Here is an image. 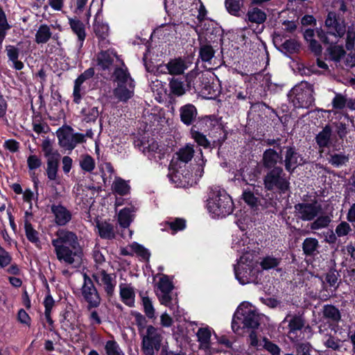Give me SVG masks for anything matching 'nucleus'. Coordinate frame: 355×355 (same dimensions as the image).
<instances>
[{
	"label": "nucleus",
	"mask_w": 355,
	"mask_h": 355,
	"mask_svg": "<svg viewBox=\"0 0 355 355\" xmlns=\"http://www.w3.org/2000/svg\"><path fill=\"white\" fill-rule=\"evenodd\" d=\"M51 240L57 259L67 265L79 263L82 249L76 233L67 229H59Z\"/></svg>",
	"instance_id": "f257e3e1"
},
{
	"label": "nucleus",
	"mask_w": 355,
	"mask_h": 355,
	"mask_svg": "<svg viewBox=\"0 0 355 355\" xmlns=\"http://www.w3.org/2000/svg\"><path fill=\"white\" fill-rule=\"evenodd\" d=\"M233 201L224 189L216 186L211 187L207 209L211 214L216 217H225L233 211Z\"/></svg>",
	"instance_id": "f03ea898"
},
{
	"label": "nucleus",
	"mask_w": 355,
	"mask_h": 355,
	"mask_svg": "<svg viewBox=\"0 0 355 355\" xmlns=\"http://www.w3.org/2000/svg\"><path fill=\"white\" fill-rule=\"evenodd\" d=\"M313 89L307 82L295 85L288 93V98L296 109H309L313 103Z\"/></svg>",
	"instance_id": "7ed1b4c3"
},
{
	"label": "nucleus",
	"mask_w": 355,
	"mask_h": 355,
	"mask_svg": "<svg viewBox=\"0 0 355 355\" xmlns=\"http://www.w3.org/2000/svg\"><path fill=\"white\" fill-rule=\"evenodd\" d=\"M263 185L267 191L284 193L289 189L290 182L283 168L277 166L266 173L263 177Z\"/></svg>",
	"instance_id": "20e7f679"
},
{
	"label": "nucleus",
	"mask_w": 355,
	"mask_h": 355,
	"mask_svg": "<svg viewBox=\"0 0 355 355\" xmlns=\"http://www.w3.org/2000/svg\"><path fill=\"white\" fill-rule=\"evenodd\" d=\"M162 332V329L150 324L139 334L141 338V350L144 355H155L159 350L163 339Z\"/></svg>",
	"instance_id": "39448f33"
},
{
	"label": "nucleus",
	"mask_w": 355,
	"mask_h": 355,
	"mask_svg": "<svg viewBox=\"0 0 355 355\" xmlns=\"http://www.w3.org/2000/svg\"><path fill=\"white\" fill-rule=\"evenodd\" d=\"M194 150L191 146H186L185 147L180 148L178 152H177L173 156V159L171 161L169 165V170H173V175H171V179L173 181L177 182L178 180H180L179 182L180 186H184L185 184L182 182L180 180V173L179 171V168L182 167V164H187L193 157Z\"/></svg>",
	"instance_id": "423d86ee"
},
{
	"label": "nucleus",
	"mask_w": 355,
	"mask_h": 355,
	"mask_svg": "<svg viewBox=\"0 0 355 355\" xmlns=\"http://www.w3.org/2000/svg\"><path fill=\"white\" fill-rule=\"evenodd\" d=\"M236 320H241L243 324V327L256 329L259 325V315L252 309V307L245 306H239L234 315L232 320V327L234 331L238 330Z\"/></svg>",
	"instance_id": "0eeeda50"
},
{
	"label": "nucleus",
	"mask_w": 355,
	"mask_h": 355,
	"mask_svg": "<svg viewBox=\"0 0 355 355\" xmlns=\"http://www.w3.org/2000/svg\"><path fill=\"white\" fill-rule=\"evenodd\" d=\"M56 133L60 146L67 150H72L78 144L85 141L84 135L73 134V129L69 126L60 128Z\"/></svg>",
	"instance_id": "6e6552de"
},
{
	"label": "nucleus",
	"mask_w": 355,
	"mask_h": 355,
	"mask_svg": "<svg viewBox=\"0 0 355 355\" xmlns=\"http://www.w3.org/2000/svg\"><path fill=\"white\" fill-rule=\"evenodd\" d=\"M92 277L98 285L103 287L108 298L114 295L116 286V276L114 274H109L102 267L96 266Z\"/></svg>",
	"instance_id": "1a4fd4ad"
},
{
	"label": "nucleus",
	"mask_w": 355,
	"mask_h": 355,
	"mask_svg": "<svg viewBox=\"0 0 355 355\" xmlns=\"http://www.w3.org/2000/svg\"><path fill=\"white\" fill-rule=\"evenodd\" d=\"M295 216L304 220H313L322 211V205L316 200L310 202H301L294 206Z\"/></svg>",
	"instance_id": "9d476101"
},
{
	"label": "nucleus",
	"mask_w": 355,
	"mask_h": 355,
	"mask_svg": "<svg viewBox=\"0 0 355 355\" xmlns=\"http://www.w3.org/2000/svg\"><path fill=\"white\" fill-rule=\"evenodd\" d=\"M81 293L88 304V310L95 309L100 305L101 300L100 295L92 280L86 274L84 275V283L81 288Z\"/></svg>",
	"instance_id": "9b49d317"
},
{
	"label": "nucleus",
	"mask_w": 355,
	"mask_h": 355,
	"mask_svg": "<svg viewBox=\"0 0 355 355\" xmlns=\"http://www.w3.org/2000/svg\"><path fill=\"white\" fill-rule=\"evenodd\" d=\"M327 33L336 38H341L346 33L345 20L334 12H329L324 21Z\"/></svg>",
	"instance_id": "f8f14e48"
},
{
	"label": "nucleus",
	"mask_w": 355,
	"mask_h": 355,
	"mask_svg": "<svg viewBox=\"0 0 355 355\" xmlns=\"http://www.w3.org/2000/svg\"><path fill=\"white\" fill-rule=\"evenodd\" d=\"M157 296L160 303L169 306L172 300L171 291L173 288L172 282L166 275H162L157 283Z\"/></svg>",
	"instance_id": "ddd939ff"
},
{
	"label": "nucleus",
	"mask_w": 355,
	"mask_h": 355,
	"mask_svg": "<svg viewBox=\"0 0 355 355\" xmlns=\"http://www.w3.org/2000/svg\"><path fill=\"white\" fill-rule=\"evenodd\" d=\"M143 153L150 159H154L156 161L162 159L166 151V148L164 145L159 143L154 139L148 140L147 142H142Z\"/></svg>",
	"instance_id": "4468645a"
},
{
	"label": "nucleus",
	"mask_w": 355,
	"mask_h": 355,
	"mask_svg": "<svg viewBox=\"0 0 355 355\" xmlns=\"http://www.w3.org/2000/svg\"><path fill=\"white\" fill-rule=\"evenodd\" d=\"M191 74L189 73L186 77L173 78L169 82L171 92L178 96H182L186 91L191 87Z\"/></svg>",
	"instance_id": "2eb2a0df"
},
{
	"label": "nucleus",
	"mask_w": 355,
	"mask_h": 355,
	"mask_svg": "<svg viewBox=\"0 0 355 355\" xmlns=\"http://www.w3.org/2000/svg\"><path fill=\"white\" fill-rule=\"evenodd\" d=\"M304 159L301 155L297 153L293 147H286L285 154V168L292 173L299 165L304 164Z\"/></svg>",
	"instance_id": "dca6fc26"
},
{
	"label": "nucleus",
	"mask_w": 355,
	"mask_h": 355,
	"mask_svg": "<svg viewBox=\"0 0 355 355\" xmlns=\"http://www.w3.org/2000/svg\"><path fill=\"white\" fill-rule=\"evenodd\" d=\"M51 212L54 216L55 223L60 226L67 225L71 220V213L61 205H52Z\"/></svg>",
	"instance_id": "f3484780"
},
{
	"label": "nucleus",
	"mask_w": 355,
	"mask_h": 355,
	"mask_svg": "<svg viewBox=\"0 0 355 355\" xmlns=\"http://www.w3.org/2000/svg\"><path fill=\"white\" fill-rule=\"evenodd\" d=\"M93 30L95 35L98 39L99 45L103 48L106 47L109 43L107 37L109 35V27L106 24L98 20L96 17L93 24Z\"/></svg>",
	"instance_id": "a211bd4d"
},
{
	"label": "nucleus",
	"mask_w": 355,
	"mask_h": 355,
	"mask_svg": "<svg viewBox=\"0 0 355 355\" xmlns=\"http://www.w3.org/2000/svg\"><path fill=\"white\" fill-rule=\"evenodd\" d=\"M119 295L121 301L126 306L133 307L135 303V291L131 284L119 285Z\"/></svg>",
	"instance_id": "6ab92c4d"
},
{
	"label": "nucleus",
	"mask_w": 355,
	"mask_h": 355,
	"mask_svg": "<svg viewBox=\"0 0 355 355\" xmlns=\"http://www.w3.org/2000/svg\"><path fill=\"white\" fill-rule=\"evenodd\" d=\"M137 207L134 205L121 209L118 214V221L122 227H128L132 221Z\"/></svg>",
	"instance_id": "aec40b11"
},
{
	"label": "nucleus",
	"mask_w": 355,
	"mask_h": 355,
	"mask_svg": "<svg viewBox=\"0 0 355 355\" xmlns=\"http://www.w3.org/2000/svg\"><path fill=\"white\" fill-rule=\"evenodd\" d=\"M114 59H118V57L113 51H101L97 55V65L103 70L108 69L113 64Z\"/></svg>",
	"instance_id": "412c9836"
},
{
	"label": "nucleus",
	"mask_w": 355,
	"mask_h": 355,
	"mask_svg": "<svg viewBox=\"0 0 355 355\" xmlns=\"http://www.w3.org/2000/svg\"><path fill=\"white\" fill-rule=\"evenodd\" d=\"M42 148L44 156L47 158V164H59L60 155L54 150L49 139H45L42 144Z\"/></svg>",
	"instance_id": "4be33fe9"
},
{
	"label": "nucleus",
	"mask_w": 355,
	"mask_h": 355,
	"mask_svg": "<svg viewBox=\"0 0 355 355\" xmlns=\"http://www.w3.org/2000/svg\"><path fill=\"white\" fill-rule=\"evenodd\" d=\"M134 83L117 85L114 90V96L121 101H126L134 94Z\"/></svg>",
	"instance_id": "5701e85b"
},
{
	"label": "nucleus",
	"mask_w": 355,
	"mask_h": 355,
	"mask_svg": "<svg viewBox=\"0 0 355 355\" xmlns=\"http://www.w3.org/2000/svg\"><path fill=\"white\" fill-rule=\"evenodd\" d=\"M246 261L247 258L245 256L241 257L240 263L234 269L236 278L241 284H245L250 282V278L249 277L250 272L247 271V266L248 265H245Z\"/></svg>",
	"instance_id": "b1692460"
},
{
	"label": "nucleus",
	"mask_w": 355,
	"mask_h": 355,
	"mask_svg": "<svg viewBox=\"0 0 355 355\" xmlns=\"http://www.w3.org/2000/svg\"><path fill=\"white\" fill-rule=\"evenodd\" d=\"M166 67L171 75L182 74L188 67L185 60L181 58L171 60Z\"/></svg>",
	"instance_id": "393cba45"
},
{
	"label": "nucleus",
	"mask_w": 355,
	"mask_h": 355,
	"mask_svg": "<svg viewBox=\"0 0 355 355\" xmlns=\"http://www.w3.org/2000/svg\"><path fill=\"white\" fill-rule=\"evenodd\" d=\"M281 159V155L275 150L271 148L267 149L263 154V166L264 168L270 170L274 167H276L275 165Z\"/></svg>",
	"instance_id": "a878e982"
},
{
	"label": "nucleus",
	"mask_w": 355,
	"mask_h": 355,
	"mask_svg": "<svg viewBox=\"0 0 355 355\" xmlns=\"http://www.w3.org/2000/svg\"><path fill=\"white\" fill-rule=\"evenodd\" d=\"M305 325V320L301 315H295L288 320V336L291 339L296 336L297 332L302 329Z\"/></svg>",
	"instance_id": "bb28decb"
},
{
	"label": "nucleus",
	"mask_w": 355,
	"mask_h": 355,
	"mask_svg": "<svg viewBox=\"0 0 355 355\" xmlns=\"http://www.w3.org/2000/svg\"><path fill=\"white\" fill-rule=\"evenodd\" d=\"M322 313L325 319L332 322H338L341 319V313L339 309L331 304L324 305Z\"/></svg>",
	"instance_id": "cd10ccee"
},
{
	"label": "nucleus",
	"mask_w": 355,
	"mask_h": 355,
	"mask_svg": "<svg viewBox=\"0 0 355 355\" xmlns=\"http://www.w3.org/2000/svg\"><path fill=\"white\" fill-rule=\"evenodd\" d=\"M200 57L203 62H209L214 56L215 51L211 44H207L199 36Z\"/></svg>",
	"instance_id": "c85d7f7f"
},
{
	"label": "nucleus",
	"mask_w": 355,
	"mask_h": 355,
	"mask_svg": "<svg viewBox=\"0 0 355 355\" xmlns=\"http://www.w3.org/2000/svg\"><path fill=\"white\" fill-rule=\"evenodd\" d=\"M96 227L100 236L105 239H112L115 237V232L112 225L107 222H98Z\"/></svg>",
	"instance_id": "c756f323"
},
{
	"label": "nucleus",
	"mask_w": 355,
	"mask_h": 355,
	"mask_svg": "<svg viewBox=\"0 0 355 355\" xmlns=\"http://www.w3.org/2000/svg\"><path fill=\"white\" fill-rule=\"evenodd\" d=\"M69 24L73 32L77 35L80 42V46L85 39L86 34L84 24L78 19H70Z\"/></svg>",
	"instance_id": "7c9ffc66"
},
{
	"label": "nucleus",
	"mask_w": 355,
	"mask_h": 355,
	"mask_svg": "<svg viewBox=\"0 0 355 355\" xmlns=\"http://www.w3.org/2000/svg\"><path fill=\"white\" fill-rule=\"evenodd\" d=\"M331 136V129L328 125L325 126L323 130L317 135L315 141L320 148H324L329 146Z\"/></svg>",
	"instance_id": "2f4dec72"
},
{
	"label": "nucleus",
	"mask_w": 355,
	"mask_h": 355,
	"mask_svg": "<svg viewBox=\"0 0 355 355\" xmlns=\"http://www.w3.org/2000/svg\"><path fill=\"white\" fill-rule=\"evenodd\" d=\"M52 36L50 27L46 24L41 25L35 33V41L37 44H45Z\"/></svg>",
	"instance_id": "473e14b6"
},
{
	"label": "nucleus",
	"mask_w": 355,
	"mask_h": 355,
	"mask_svg": "<svg viewBox=\"0 0 355 355\" xmlns=\"http://www.w3.org/2000/svg\"><path fill=\"white\" fill-rule=\"evenodd\" d=\"M114 81L116 82L117 85L134 83L126 68H116L114 72Z\"/></svg>",
	"instance_id": "72a5a7b5"
},
{
	"label": "nucleus",
	"mask_w": 355,
	"mask_h": 355,
	"mask_svg": "<svg viewBox=\"0 0 355 355\" xmlns=\"http://www.w3.org/2000/svg\"><path fill=\"white\" fill-rule=\"evenodd\" d=\"M247 17L250 22L256 24H262L266 19V14L258 8H250Z\"/></svg>",
	"instance_id": "f704fd0d"
},
{
	"label": "nucleus",
	"mask_w": 355,
	"mask_h": 355,
	"mask_svg": "<svg viewBox=\"0 0 355 355\" xmlns=\"http://www.w3.org/2000/svg\"><path fill=\"white\" fill-rule=\"evenodd\" d=\"M200 347L205 349L209 347L211 331L209 328H200L196 334Z\"/></svg>",
	"instance_id": "c9c22d12"
},
{
	"label": "nucleus",
	"mask_w": 355,
	"mask_h": 355,
	"mask_svg": "<svg viewBox=\"0 0 355 355\" xmlns=\"http://www.w3.org/2000/svg\"><path fill=\"white\" fill-rule=\"evenodd\" d=\"M319 247L318 241L314 238H306L302 243V249L306 255H313Z\"/></svg>",
	"instance_id": "e433bc0d"
},
{
	"label": "nucleus",
	"mask_w": 355,
	"mask_h": 355,
	"mask_svg": "<svg viewBox=\"0 0 355 355\" xmlns=\"http://www.w3.org/2000/svg\"><path fill=\"white\" fill-rule=\"evenodd\" d=\"M141 297L142 306L145 315L149 319L155 318V309L153 306L152 300L146 295L140 294Z\"/></svg>",
	"instance_id": "4c0bfd02"
},
{
	"label": "nucleus",
	"mask_w": 355,
	"mask_h": 355,
	"mask_svg": "<svg viewBox=\"0 0 355 355\" xmlns=\"http://www.w3.org/2000/svg\"><path fill=\"white\" fill-rule=\"evenodd\" d=\"M130 189V187L127 182L120 178H116L112 184V190L121 196L128 194Z\"/></svg>",
	"instance_id": "58836bf2"
},
{
	"label": "nucleus",
	"mask_w": 355,
	"mask_h": 355,
	"mask_svg": "<svg viewBox=\"0 0 355 355\" xmlns=\"http://www.w3.org/2000/svg\"><path fill=\"white\" fill-rule=\"evenodd\" d=\"M10 28L8 24L6 15L0 6V50L1 49L2 43L6 37L7 31Z\"/></svg>",
	"instance_id": "ea45409f"
},
{
	"label": "nucleus",
	"mask_w": 355,
	"mask_h": 355,
	"mask_svg": "<svg viewBox=\"0 0 355 355\" xmlns=\"http://www.w3.org/2000/svg\"><path fill=\"white\" fill-rule=\"evenodd\" d=\"M331 59L335 62H339L345 55V51L343 46L331 45L327 49Z\"/></svg>",
	"instance_id": "a19ab883"
},
{
	"label": "nucleus",
	"mask_w": 355,
	"mask_h": 355,
	"mask_svg": "<svg viewBox=\"0 0 355 355\" xmlns=\"http://www.w3.org/2000/svg\"><path fill=\"white\" fill-rule=\"evenodd\" d=\"M106 355H125L115 340H108L105 345Z\"/></svg>",
	"instance_id": "79ce46f5"
},
{
	"label": "nucleus",
	"mask_w": 355,
	"mask_h": 355,
	"mask_svg": "<svg viewBox=\"0 0 355 355\" xmlns=\"http://www.w3.org/2000/svg\"><path fill=\"white\" fill-rule=\"evenodd\" d=\"M281 262L280 258L273 256H266L260 262V265L263 270H270L278 266Z\"/></svg>",
	"instance_id": "37998d69"
},
{
	"label": "nucleus",
	"mask_w": 355,
	"mask_h": 355,
	"mask_svg": "<svg viewBox=\"0 0 355 355\" xmlns=\"http://www.w3.org/2000/svg\"><path fill=\"white\" fill-rule=\"evenodd\" d=\"M24 228L26 231V236L29 241L32 243H37L39 241L37 232L33 229L30 221L27 219L24 220Z\"/></svg>",
	"instance_id": "c03bdc74"
},
{
	"label": "nucleus",
	"mask_w": 355,
	"mask_h": 355,
	"mask_svg": "<svg viewBox=\"0 0 355 355\" xmlns=\"http://www.w3.org/2000/svg\"><path fill=\"white\" fill-rule=\"evenodd\" d=\"M80 165L83 171L92 172L95 168V162L90 155H85L81 157Z\"/></svg>",
	"instance_id": "a18cd8bd"
},
{
	"label": "nucleus",
	"mask_w": 355,
	"mask_h": 355,
	"mask_svg": "<svg viewBox=\"0 0 355 355\" xmlns=\"http://www.w3.org/2000/svg\"><path fill=\"white\" fill-rule=\"evenodd\" d=\"M242 5L243 0H225L227 10L234 15H238Z\"/></svg>",
	"instance_id": "49530a36"
},
{
	"label": "nucleus",
	"mask_w": 355,
	"mask_h": 355,
	"mask_svg": "<svg viewBox=\"0 0 355 355\" xmlns=\"http://www.w3.org/2000/svg\"><path fill=\"white\" fill-rule=\"evenodd\" d=\"M331 222V219L327 216H320L318 217L311 224V230H320L327 227Z\"/></svg>",
	"instance_id": "de8ad7c7"
},
{
	"label": "nucleus",
	"mask_w": 355,
	"mask_h": 355,
	"mask_svg": "<svg viewBox=\"0 0 355 355\" xmlns=\"http://www.w3.org/2000/svg\"><path fill=\"white\" fill-rule=\"evenodd\" d=\"M132 315L135 318V324L137 326L139 334L144 331L147 327V320L144 315L139 312H133Z\"/></svg>",
	"instance_id": "09e8293b"
},
{
	"label": "nucleus",
	"mask_w": 355,
	"mask_h": 355,
	"mask_svg": "<svg viewBox=\"0 0 355 355\" xmlns=\"http://www.w3.org/2000/svg\"><path fill=\"white\" fill-rule=\"evenodd\" d=\"M349 160L348 156L344 154H333L330 155L329 163L336 167L340 166Z\"/></svg>",
	"instance_id": "8fccbe9b"
},
{
	"label": "nucleus",
	"mask_w": 355,
	"mask_h": 355,
	"mask_svg": "<svg viewBox=\"0 0 355 355\" xmlns=\"http://www.w3.org/2000/svg\"><path fill=\"white\" fill-rule=\"evenodd\" d=\"M132 251L136 253L138 256L142 257L144 259H148L150 257V253L148 250L144 246L137 243H133L130 245Z\"/></svg>",
	"instance_id": "3c124183"
},
{
	"label": "nucleus",
	"mask_w": 355,
	"mask_h": 355,
	"mask_svg": "<svg viewBox=\"0 0 355 355\" xmlns=\"http://www.w3.org/2000/svg\"><path fill=\"white\" fill-rule=\"evenodd\" d=\"M191 134L192 138L198 143V145L203 147H208L209 146V142L206 138V136L198 131L195 130L193 128L191 130Z\"/></svg>",
	"instance_id": "603ef678"
},
{
	"label": "nucleus",
	"mask_w": 355,
	"mask_h": 355,
	"mask_svg": "<svg viewBox=\"0 0 355 355\" xmlns=\"http://www.w3.org/2000/svg\"><path fill=\"white\" fill-rule=\"evenodd\" d=\"M295 349L297 355H311L313 347L309 343L306 342L297 343Z\"/></svg>",
	"instance_id": "864d4df0"
},
{
	"label": "nucleus",
	"mask_w": 355,
	"mask_h": 355,
	"mask_svg": "<svg viewBox=\"0 0 355 355\" xmlns=\"http://www.w3.org/2000/svg\"><path fill=\"white\" fill-rule=\"evenodd\" d=\"M263 342L264 349L272 355H280L281 349L276 344L272 343L266 338H263Z\"/></svg>",
	"instance_id": "5fc2aeb1"
},
{
	"label": "nucleus",
	"mask_w": 355,
	"mask_h": 355,
	"mask_svg": "<svg viewBox=\"0 0 355 355\" xmlns=\"http://www.w3.org/2000/svg\"><path fill=\"white\" fill-rule=\"evenodd\" d=\"M352 231V228L347 222H341L335 230L336 235L339 237L347 236Z\"/></svg>",
	"instance_id": "6e6d98bb"
},
{
	"label": "nucleus",
	"mask_w": 355,
	"mask_h": 355,
	"mask_svg": "<svg viewBox=\"0 0 355 355\" xmlns=\"http://www.w3.org/2000/svg\"><path fill=\"white\" fill-rule=\"evenodd\" d=\"M33 121V130L37 132V134H40L43 132H44V128H46V125L44 123H40V112H35Z\"/></svg>",
	"instance_id": "4d7b16f0"
},
{
	"label": "nucleus",
	"mask_w": 355,
	"mask_h": 355,
	"mask_svg": "<svg viewBox=\"0 0 355 355\" xmlns=\"http://www.w3.org/2000/svg\"><path fill=\"white\" fill-rule=\"evenodd\" d=\"M346 103L347 98L340 94H336L332 101L334 108L338 110H341L345 107Z\"/></svg>",
	"instance_id": "13d9d810"
},
{
	"label": "nucleus",
	"mask_w": 355,
	"mask_h": 355,
	"mask_svg": "<svg viewBox=\"0 0 355 355\" xmlns=\"http://www.w3.org/2000/svg\"><path fill=\"white\" fill-rule=\"evenodd\" d=\"M243 199L251 207L257 205L258 198L254 196V193L250 191L245 190L243 193Z\"/></svg>",
	"instance_id": "bf43d9fd"
},
{
	"label": "nucleus",
	"mask_w": 355,
	"mask_h": 355,
	"mask_svg": "<svg viewBox=\"0 0 355 355\" xmlns=\"http://www.w3.org/2000/svg\"><path fill=\"white\" fill-rule=\"evenodd\" d=\"M355 44V31L348 30L347 31V37L345 40V48L347 51L354 50Z\"/></svg>",
	"instance_id": "052dcab7"
},
{
	"label": "nucleus",
	"mask_w": 355,
	"mask_h": 355,
	"mask_svg": "<svg viewBox=\"0 0 355 355\" xmlns=\"http://www.w3.org/2000/svg\"><path fill=\"white\" fill-rule=\"evenodd\" d=\"M168 224L174 232L183 230L186 227V221L182 218H176L173 221L168 223Z\"/></svg>",
	"instance_id": "680f3d73"
},
{
	"label": "nucleus",
	"mask_w": 355,
	"mask_h": 355,
	"mask_svg": "<svg viewBox=\"0 0 355 355\" xmlns=\"http://www.w3.org/2000/svg\"><path fill=\"white\" fill-rule=\"evenodd\" d=\"M282 48L289 53H293L299 49V44L295 40H287L282 44Z\"/></svg>",
	"instance_id": "e2e57ef3"
},
{
	"label": "nucleus",
	"mask_w": 355,
	"mask_h": 355,
	"mask_svg": "<svg viewBox=\"0 0 355 355\" xmlns=\"http://www.w3.org/2000/svg\"><path fill=\"white\" fill-rule=\"evenodd\" d=\"M6 51L8 58L10 61L18 59L19 55V50L18 48L12 45H8L6 46Z\"/></svg>",
	"instance_id": "0e129e2a"
},
{
	"label": "nucleus",
	"mask_w": 355,
	"mask_h": 355,
	"mask_svg": "<svg viewBox=\"0 0 355 355\" xmlns=\"http://www.w3.org/2000/svg\"><path fill=\"white\" fill-rule=\"evenodd\" d=\"M27 164L29 169L34 170L41 166L42 161L37 156L33 155L28 157Z\"/></svg>",
	"instance_id": "69168bd1"
},
{
	"label": "nucleus",
	"mask_w": 355,
	"mask_h": 355,
	"mask_svg": "<svg viewBox=\"0 0 355 355\" xmlns=\"http://www.w3.org/2000/svg\"><path fill=\"white\" fill-rule=\"evenodd\" d=\"M339 341L340 340L338 339H336L334 337L330 335L324 342V345L327 348H331L334 350H339L340 348Z\"/></svg>",
	"instance_id": "338daca9"
},
{
	"label": "nucleus",
	"mask_w": 355,
	"mask_h": 355,
	"mask_svg": "<svg viewBox=\"0 0 355 355\" xmlns=\"http://www.w3.org/2000/svg\"><path fill=\"white\" fill-rule=\"evenodd\" d=\"M58 164H47L46 173L49 180H55L57 178Z\"/></svg>",
	"instance_id": "774afa93"
}]
</instances>
